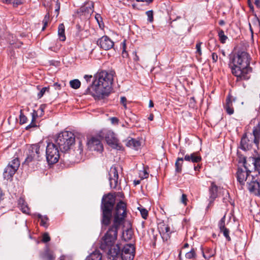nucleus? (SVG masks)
Wrapping results in <instances>:
<instances>
[{
    "instance_id": "obj_54",
    "label": "nucleus",
    "mask_w": 260,
    "mask_h": 260,
    "mask_svg": "<svg viewBox=\"0 0 260 260\" xmlns=\"http://www.w3.org/2000/svg\"><path fill=\"white\" fill-rule=\"evenodd\" d=\"M187 196L185 194H182L181 197V202L185 205L187 204Z\"/></svg>"
},
{
    "instance_id": "obj_11",
    "label": "nucleus",
    "mask_w": 260,
    "mask_h": 260,
    "mask_svg": "<svg viewBox=\"0 0 260 260\" xmlns=\"http://www.w3.org/2000/svg\"><path fill=\"white\" fill-rule=\"evenodd\" d=\"M247 186L250 193L260 197V180H250L247 182Z\"/></svg>"
},
{
    "instance_id": "obj_41",
    "label": "nucleus",
    "mask_w": 260,
    "mask_h": 260,
    "mask_svg": "<svg viewBox=\"0 0 260 260\" xmlns=\"http://www.w3.org/2000/svg\"><path fill=\"white\" fill-rule=\"evenodd\" d=\"M70 86L74 89H78L81 85L80 81L78 79H74L70 82Z\"/></svg>"
},
{
    "instance_id": "obj_48",
    "label": "nucleus",
    "mask_w": 260,
    "mask_h": 260,
    "mask_svg": "<svg viewBox=\"0 0 260 260\" xmlns=\"http://www.w3.org/2000/svg\"><path fill=\"white\" fill-rule=\"evenodd\" d=\"M20 123L21 124L25 123L27 121V117L23 114L22 110L20 111V114L19 116Z\"/></svg>"
},
{
    "instance_id": "obj_13",
    "label": "nucleus",
    "mask_w": 260,
    "mask_h": 260,
    "mask_svg": "<svg viewBox=\"0 0 260 260\" xmlns=\"http://www.w3.org/2000/svg\"><path fill=\"white\" fill-rule=\"evenodd\" d=\"M97 44L101 48L105 50H108L114 46L113 41L106 36L99 39L97 41Z\"/></svg>"
},
{
    "instance_id": "obj_60",
    "label": "nucleus",
    "mask_w": 260,
    "mask_h": 260,
    "mask_svg": "<svg viewBox=\"0 0 260 260\" xmlns=\"http://www.w3.org/2000/svg\"><path fill=\"white\" fill-rule=\"evenodd\" d=\"M53 86H54V87L55 88V89H58V90H59L60 89V88H61V86L59 84H58V83H55L53 85Z\"/></svg>"
},
{
    "instance_id": "obj_49",
    "label": "nucleus",
    "mask_w": 260,
    "mask_h": 260,
    "mask_svg": "<svg viewBox=\"0 0 260 260\" xmlns=\"http://www.w3.org/2000/svg\"><path fill=\"white\" fill-rule=\"evenodd\" d=\"M146 14L148 17V20L150 22H152L153 21V11L152 10L151 11H148L146 12Z\"/></svg>"
},
{
    "instance_id": "obj_6",
    "label": "nucleus",
    "mask_w": 260,
    "mask_h": 260,
    "mask_svg": "<svg viewBox=\"0 0 260 260\" xmlns=\"http://www.w3.org/2000/svg\"><path fill=\"white\" fill-rule=\"evenodd\" d=\"M75 137L71 132L64 131L58 134L55 139V143L62 152H66L70 149L75 144Z\"/></svg>"
},
{
    "instance_id": "obj_51",
    "label": "nucleus",
    "mask_w": 260,
    "mask_h": 260,
    "mask_svg": "<svg viewBox=\"0 0 260 260\" xmlns=\"http://www.w3.org/2000/svg\"><path fill=\"white\" fill-rule=\"evenodd\" d=\"M42 241L44 243H47L50 241V237L48 233H45L43 235Z\"/></svg>"
},
{
    "instance_id": "obj_63",
    "label": "nucleus",
    "mask_w": 260,
    "mask_h": 260,
    "mask_svg": "<svg viewBox=\"0 0 260 260\" xmlns=\"http://www.w3.org/2000/svg\"><path fill=\"white\" fill-rule=\"evenodd\" d=\"M137 2H146L148 4L151 3L153 2V0H136Z\"/></svg>"
},
{
    "instance_id": "obj_46",
    "label": "nucleus",
    "mask_w": 260,
    "mask_h": 260,
    "mask_svg": "<svg viewBox=\"0 0 260 260\" xmlns=\"http://www.w3.org/2000/svg\"><path fill=\"white\" fill-rule=\"evenodd\" d=\"M48 220L49 218L47 216H44V217L41 219V225L47 228L49 225V224L48 223Z\"/></svg>"
},
{
    "instance_id": "obj_30",
    "label": "nucleus",
    "mask_w": 260,
    "mask_h": 260,
    "mask_svg": "<svg viewBox=\"0 0 260 260\" xmlns=\"http://www.w3.org/2000/svg\"><path fill=\"white\" fill-rule=\"evenodd\" d=\"M109 179H118V172L115 167H112L109 171Z\"/></svg>"
},
{
    "instance_id": "obj_35",
    "label": "nucleus",
    "mask_w": 260,
    "mask_h": 260,
    "mask_svg": "<svg viewBox=\"0 0 260 260\" xmlns=\"http://www.w3.org/2000/svg\"><path fill=\"white\" fill-rule=\"evenodd\" d=\"M184 159L183 157H178L175 162L176 171L177 172H180L182 170V167Z\"/></svg>"
},
{
    "instance_id": "obj_22",
    "label": "nucleus",
    "mask_w": 260,
    "mask_h": 260,
    "mask_svg": "<svg viewBox=\"0 0 260 260\" xmlns=\"http://www.w3.org/2000/svg\"><path fill=\"white\" fill-rule=\"evenodd\" d=\"M16 170L12 169L10 166H8L6 168L4 172V177L5 179H10L13 177V175L16 172Z\"/></svg>"
},
{
    "instance_id": "obj_17",
    "label": "nucleus",
    "mask_w": 260,
    "mask_h": 260,
    "mask_svg": "<svg viewBox=\"0 0 260 260\" xmlns=\"http://www.w3.org/2000/svg\"><path fill=\"white\" fill-rule=\"evenodd\" d=\"M40 255L44 260H55V258L54 252L48 248L43 252L41 253Z\"/></svg>"
},
{
    "instance_id": "obj_44",
    "label": "nucleus",
    "mask_w": 260,
    "mask_h": 260,
    "mask_svg": "<svg viewBox=\"0 0 260 260\" xmlns=\"http://www.w3.org/2000/svg\"><path fill=\"white\" fill-rule=\"evenodd\" d=\"M138 209L141 213L142 218L145 219H147L148 214V211L143 207H139Z\"/></svg>"
},
{
    "instance_id": "obj_38",
    "label": "nucleus",
    "mask_w": 260,
    "mask_h": 260,
    "mask_svg": "<svg viewBox=\"0 0 260 260\" xmlns=\"http://www.w3.org/2000/svg\"><path fill=\"white\" fill-rule=\"evenodd\" d=\"M218 36L220 42L222 44L225 43L228 39V37L224 35V32L222 29H219Z\"/></svg>"
},
{
    "instance_id": "obj_24",
    "label": "nucleus",
    "mask_w": 260,
    "mask_h": 260,
    "mask_svg": "<svg viewBox=\"0 0 260 260\" xmlns=\"http://www.w3.org/2000/svg\"><path fill=\"white\" fill-rule=\"evenodd\" d=\"M249 160L253 164L255 171L257 172L258 174L260 175V158L250 157Z\"/></svg>"
},
{
    "instance_id": "obj_40",
    "label": "nucleus",
    "mask_w": 260,
    "mask_h": 260,
    "mask_svg": "<svg viewBox=\"0 0 260 260\" xmlns=\"http://www.w3.org/2000/svg\"><path fill=\"white\" fill-rule=\"evenodd\" d=\"M51 10H52V8H50L48 10V12L45 15L44 18L43 20V23L44 24V26L42 28L43 30H44L47 25V24L49 20V18H50V11Z\"/></svg>"
},
{
    "instance_id": "obj_23",
    "label": "nucleus",
    "mask_w": 260,
    "mask_h": 260,
    "mask_svg": "<svg viewBox=\"0 0 260 260\" xmlns=\"http://www.w3.org/2000/svg\"><path fill=\"white\" fill-rule=\"evenodd\" d=\"M102 254L99 250H95L87 257L86 260H101Z\"/></svg>"
},
{
    "instance_id": "obj_61",
    "label": "nucleus",
    "mask_w": 260,
    "mask_h": 260,
    "mask_svg": "<svg viewBox=\"0 0 260 260\" xmlns=\"http://www.w3.org/2000/svg\"><path fill=\"white\" fill-rule=\"evenodd\" d=\"M254 3L257 7L260 8V0H254Z\"/></svg>"
},
{
    "instance_id": "obj_59",
    "label": "nucleus",
    "mask_w": 260,
    "mask_h": 260,
    "mask_svg": "<svg viewBox=\"0 0 260 260\" xmlns=\"http://www.w3.org/2000/svg\"><path fill=\"white\" fill-rule=\"evenodd\" d=\"M91 78H92L91 75H86L84 76V79L86 80L87 82L89 81L90 80V79H91Z\"/></svg>"
},
{
    "instance_id": "obj_12",
    "label": "nucleus",
    "mask_w": 260,
    "mask_h": 260,
    "mask_svg": "<svg viewBox=\"0 0 260 260\" xmlns=\"http://www.w3.org/2000/svg\"><path fill=\"white\" fill-rule=\"evenodd\" d=\"M88 148L90 150L102 152L103 150V146L100 140L96 137H92L87 143Z\"/></svg>"
},
{
    "instance_id": "obj_39",
    "label": "nucleus",
    "mask_w": 260,
    "mask_h": 260,
    "mask_svg": "<svg viewBox=\"0 0 260 260\" xmlns=\"http://www.w3.org/2000/svg\"><path fill=\"white\" fill-rule=\"evenodd\" d=\"M196 256V250L194 248H191L189 252L185 253V257L188 259H194Z\"/></svg>"
},
{
    "instance_id": "obj_4",
    "label": "nucleus",
    "mask_w": 260,
    "mask_h": 260,
    "mask_svg": "<svg viewBox=\"0 0 260 260\" xmlns=\"http://www.w3.org/2000/svg\"><path fill=\"white\" fill-rule=\"evenodd\" d=\"M116 197L114 194L109 193L103 196L101 209L102 211V224L107 226L110 225L112 217V211L115 203Z\"/></svg>"
},
{
    "instance_id": "obj_2",
    "label": "nucleus",
    "mask_w": 260,
    "mask_h": 260,
    "mask_svg": "<svg viewBox=\"0 0 260 260\" xmlns=\"http://www.w3.org/2000/svg\"><path fill=\"white\" fill-rule=\"evenodd\" d=\"M126 216V205L123 201H120L116 205L113 218L111 222V224L109 225L108 231L102 237L104 238L105 240L103 246L107 245V243H113L115 240H117L118 231L120 226L124 224Z\"/></svg>"
},
{
    "instance_id": "obj_42",
    "label": "nucleus",
    "mask_w": 260,
    "mask_h": 260,
    "mask_svg": "<svg viewBox=\"0 0 260 260\" xmlns=\"http://www.w3.org/2000/svg\"><path fill=\"white\" fill-rule=\"evenodd\" d=\"M220 232L222 233L224 236V237L226 238V239L228 241H230L231 240V238L229 235L230 231L228 229L224 228L220 230Z\"/></svg>"
},
{
    "instance_id": "obj_21",
    "label": "nucleus",
    "mask_w": 260,
    "mask_h": 260,
    "mask_svg": "<svg viewBox=\"0 0 260 260\" xmlns=\"http://www.w3.org/2000/svg\"><path fill=\"white\" fill-rule=\"evenodd\" d=\"M224 108L226 111V112L232 115L234 113V109L233 107L232 102L230 97L226 98V103L224 106Z\"/></svg>"
},
{
    "instance_id": "obj_56",
    "label": "nucleus",
    "mask_w": 260,
    "mask_h": 260,
    "mask_svg": "<svg viewBox=\"0 0 260 260\" xmlns=\"http://www.w3.org/2000/svg\"><path fill=\"white\" fill-rule=\"evenodd\" d=\"M122 56L123 57H126L128 56L127 53L125 51V43L124 42L123 43Z\"/></svg>"
},
{
    "instance_id": "obj_9",
    "label": "nucleus",
    "mask_w": 260,
    "mask_h": 260,
    "mask_svg": "<svg viewBox=\"0 0 260 260\" xmlns=\"http://www.w3.org/2000/svg\"><path fill=\"white\" fill-rule=\"evenodd\" d=\"M103 135L105 136V140L109 146L118 150L121 148V146L118 143V140L112 131L106 130L103 133Z\"/></svg>"
},
{
    "instance_id": "obj_36",
    "label": "nucleus",
    "mask_w": 260,
    "mask_h": 260,
    "mask_svg": "<svg viewBox=\"0 0 260 260\" xmlns=\"http://www.w3.org/2000/svg\"><path fill=\"white\" fill-rule=\"evenodd\" d=\"M51 5L49 6V9L50 8L52 9L53 3H55V12L56 13V17L58 16L59 14V12L60 10V3L58 2V0H51Z\"/></svg>"
},
{
    "instance_id": "obj_3",
    "label": "nucleus",
    "mask_w": 260,
    "mask_h": 260,
    "mask_svg": "<svg viewBox=\"0 0 260 260\" xmlns=\"http://www.w3.org/2000/svg\"><path fill=\"white\" fill-rule=\"evenodd\" d=\"M113 81V75L106 71L98 72L95 76L92 89L95 93L93 95L99 98L107 96L110 92Z\"/></svg>"
},
{
    "instance_id": "obj_64",
    "label": "nucleus",
    "mask_w": 260,
    "mask_h": 260,
    "mask_svg": "<svg viewBox=\"0 0 260 260\" xmlns=\"http://www.w3.org/2000/svg\"><path fill=\"white\" fill-rule=\"evenodd\" d=\"M141 180H134V184L135 186H136L140 183Z\"/></svg>"
},
{
    "instance_id": "obj_15",
    "label": "nucleus",
    "mask_w": 260,
    "mask_h": 260,
    "mask_svg": "<svg viewBox=\"0 0 260 260\" xmlns=\"http://www.w3.org/2000/svg\"><path fill=\"white\" fill-rule=\"evenodd\" d=\"M184 159L186 161L198 163L201 161L202 157L198 152H193L190 154L185 155Z\"/></svg>"
},
{
    "instance_id": "obj_29",
    "label": "nucleus",
    "mask_w": 260,
    "mask_h": 260,
    "mask_svg": "<svg viewBox=\"0 0 260 260\" xmlns=\"http://www.w3.org/2000/svg\"><path fill=\"white\" fill-rule=\"evenodd\" d=\"M64 26L63 23L59 25L58 27V35L60 41H64L66 40V36L64 34Z\"/></svg>"
},
{
    "instance_id": "obj_8",
    "label": "nucleus",
    "mask_w": 260,
    "mask_h": 260,
    "mask_svg": "<svg viewBox=\"0 0 260 260\" xmlns=\"http://www.w3.org/2000/svg\"><path fill=\"white\" fill-rule=\"evenodd\" d=\"M46 159L49 164L56 163L59 158L58 147L54 143H48L46 150Z\"/></svg>"
},
{
    "instance_id": "obj_7",
    "label": "nucleus",
    "mask_w": 260,
    "mask_h": 260,
    "mask_svg": "<svg viewBox=\"0 0 260 260\" xmlns=\"http://www.w3.org/2000/svg\"><path fill=\"white\" fill-rule=\"evenodd\" d=\"M44 146L42 143H39L30 145L26 152L27 157L24 162V164L28 165L30 162L38 161L41 153L43 152Z\"/></svg>"
},
{
    "instance_id": "obj_19",
    "label": "nucleus",
    "mask_w": 260,
    "mask_h": 260,
    "mask_svg": "<svg viewBox=\"0 0 260 260\" xmlns=\"http://www.w3.org/2000/svg\"><path fill=\"white\" fill-rule=\"evenodd\" d=\"M203 255L204 257L207 260H209L211 257L215 255V249H213L210 247L205 248L204 250H202Z\"/></svg>"
},
{
    "instance_id": "obj_43",
    "label": "nucleus",
    "mask_w": 260,
    "mask_h": 260,
    "mask_svg": "<svg viewBox=\"0 0 260 260\" xmlns=\"http://www.w3.org/2000/svg\"><path fill=\"white\" fill-rule=\"evenodd\" d=\"M49 87H45L42 88L39 92L38 93V99H41L45 94V92H49Z\"/></svg>"
},
{
    "instance_id": "obj_32",
    "label": "nucleus",
    "mask_w": 260,
    "mask_h": 260,
    "mask_svg": "<svg viewBox=\"0 0 260 260\" xmlns=\"http://www.w3.org/2000/svg\"><path fill=\"white\" fill-rule=\"evenodd\" d=\"M149 168L147 167H144L142 170L139 171V177L140 179H147L149 176Z\"/></svg>"
},
{
    "instance_id": "obj_57",
    "label": "nucleus",
    "mask_w": 260,
    "mask_h": 260,
    "mask_svg": "<svg viewBox=\"0 0 260 260\" xmlns=\"http://www.w3.org/2000/svg\"><path fill=\"white\" fill-rule=\"evenodd\" d=\"M110 119L112 123H118L119 121L118 119L116 117H112Z\"/></svg>"
},
{
    "instance_id": "obj_18",
    "label": "nucleus",
    "mask_w": 260,
    "mask_h": 260,
    "mask_svg": "<svg viewBox=\"0 0 260 260\" xmlns=\"http://www.w3.org/2000/svg\"><path fill=\"white\" fill-rule=\"evenodd\" d=\"M82 12L87 14H91L93 12V3L91 1H89L85 3L82 7L80 8Z\"/></svg>"
},
{
    "instance_id": "obj_16",
    "label": "nucleus",
    "mask_w": 260,
    "mask_h": 260,
    "mask_svg": "<svg viewBox=\"0 0 260 260\" xmlns=\"http://www.w3.org/2000/svg\"><path fill=\"white\" fill-rule=\"evenodd\" d=\"M252 141H250L245 134L241 140V148L244 150H249L252 147Z\"/></svg>"
},
{
    "instance_id": "obj_14",
    "label": "nucleus",
    "mask_w": 260,
    "mask_h": 260,
    "mask_svg": "<svg viewBox=\"0 0 260 260\" xmlns=\"http://www.w3.org/2000/svg\"><path fill=\"white\" fill-rule=\"evenodd\" d=\"M159 233L164 241H167L170 237L171 233L170 228L168 225L162 224L159 227Z\"/></svg>"
},
{
    "instance_id": "obj_47",
    "label": "nucleus",
    "mask_w": 260,
    "mask_h": 260,
    "mask_svg": "<svg viewBox=\"0 0 260 260\" xmlns=\"http://www.w3.org/2000/svg\"><path fill=\"white\" fill-rule=\"evenodd\" d=\"M110 184L111 186V187H112L113 188H116L117 187H118V185L119 184H120V182H119L120 180H110Z\"/></svg>"
},
{
    "instance_id": "obj_28",
    "label": "nucleus",
    "mask_w": 260,
    "mask_h": 260,
    "mask_svg": "<svg viewBox=\"0 0 260 260\" xmlns=\"http://www.w3.org/2000/svg\"><path fill=\"white\" fill-rule=\"evenodd\" d=\"M135 248L133 244H126L121 250V253H131L135 254Z\"/></svg>"
},
{
    "instance_id": "obj_62",
    "label": "nucleus",
    "mask_w": 260,
    "mask_h": 260,
    "mask_svg": "<svg viewBox=\"0 0 260 260\" xmlns=\"http://www.w3.org/2000/svg\"><path fill=\"white\" fill-rule=\"evenodd\" d=\"M4 193L0 188V202L4 199Z\"/></svg>"
},
{
    "instance_id": "obj_52",
    "label": "nucleus",
    "mask_w": 260,
    "mask_h": 260,
    "mask_svg": "<svg viewBox=\"0 0 260 260\" xmlns=\"http://www.w3.org/2000/svg\"><path fill=\"white\" fill-rule=\"evenodd\" d=\"M202 42H199L196 44V48L197 49V53H198L200 55H202V51H201V45Z\"/></svg>"
},
{
    "instance_id": "obj_20",
    "label": "nucleus",
    "mask_w": 260,
    "mask_h": 260,
    "mask_svg": "<svg viewBox=\"0 0 260 260\" xmlns=\"http://www.w3.org/2000/svg\"><path fill=\"white\" fill-rule=\"evenodd\" d=\"M252 134L254 137L253 143L258 146L260 141V127L259 126L254 127L252 131Z\"/></svg>"
},
{
    "instance_id": "obj_53",
    "label": "nucleus",
    "mask_w": 260,
    "mask_h": 260,
    "mask_svg": "<svg viewBox=\"0 0 260 260\" xmlns=\"http://www.w3.org/2000/svg\"><path fill=\"white\" fill-rule=\"evenodd\" d=\"M126 98L125 96H122L120 98V103L123 105L125 109L127 108L126 107Z\"/></svg>"
},
{
    "instance_id": "obj_31",
    "label": "nucleus",
    "mask_w": 260,
    "mask_h": 260,
    "mask_svg": "<svg viewBox=\"0 0 260 260\" xmlns=\"http://www.w3.org/2000/svg\"><path fill=\"white\" fill-rule=\"evenodd\" d=\"M126 146L133 148L135 149H138V148L140 146V143L139 141H137L134 139H131L127 142Z\"/></svg>"
},
{
    "instance_id": "obj_55",
    "label": "nucleus",
    "mask_w": 260,
    "mask_h": 260,
    "mask_svg": "<svg viewBox=\"0 0 260 260\" xmlns=\"http://www.w3.org/2000/svg\"><path fill=\"white\" fill-rule=\"evenodd\" d=\"M218 57L216 53H212V59L213 62H216L218 60Z\"/></svg>"
},
{
    "instance_id": "obj_26",
    "label": "nucleus",
    "mask_w": 260,
    "mask_h": 260,
    "mask_svg": "<svg viewBox=\"0 0 260 260\" xmlns=\"http://www.w3.org/2000/svg\"><path fill=\"white\" fill-rule=\"evenodd\" d=\"M38 117V111L34 110L31 113V123L26 127V129L28 130L30 128L37 126L35 123L37 118Z\"/></svg>"
},
{
    "instance_id": "obj_34",
    "label": "nucleus",
    "mask_w": 260,
    "mask_h": 260,
    "mask_svg": "<svg viewBox=\"0 0 260 260\" xmlns=\"http://www.w3.org/2000/svg\"><path fill=\"white\" fill-rule=\"evenodd\" d=\"M20 166V161L18 158H14L8 165V166H10L12 169L17 171Z\"/></svg>"
},
{
    "instance_id": "obj_50",
    "label": "nucleus",
    "mask_w": 260,
    "mask_h": 260,
    "mask_svg": "<svg viewBox=\"0 0 260 260\" xmlns=\"http://www.w3.org/2000/svg\"><path fill=\"white\" fill-rule=\"evenodd\" d=\"M83 150V146L81 141H79L78 144V148H76V152L79 154H82Z\"/></svg>"
},
{
    "instance_id": "obj_33",
    "label": "nucleus",
    "mask_w": 260,
    "mask_h": 260,
    "mask_svg": "<svg viewBox=\"0 0 260 260\" xmlns=\"http://www.w3.org/2000/svg\"><path fill=\"white\" fill-rule=\"evenodd\" d=\"M208 46V49L211 52L214 51L216 47H218L217 44V41L214 38L209 39Z\"/></svg>"
},
{
    "instance_id": "obj_10",
    "label": "nucleus",
    "mask_w": 260,
    "mask_h": 260,
    "mask_svg": "<svg viewBox=\"0 0 260 260\" xmlns=\"http://www.w3.org/2000/svg\"><path fill=\"white\" fill-rule=\"evenodd\" d=\"M222 190L223 194L224 193V192H226L227 194H229L227 190L225 189H223L222 187H221L219 186H218L215 182H212L211 183V185L209 187V193H210V197H209V201L210 203L209 205H211L214 201L215 200L216 198H217L218 196V193L220 192V190Z\"/></svg>"
},
{
    "instance_id": "obj_5",
    "label": "nucleus",
    "mask_w": 260,
    "mask_h": 260,
    "mask_svg": "<svg viewBox=\"0 0 260 260\" xmlns=\"http://www.w3.org/2000/svg\"><path fill=\"white\" fill-rule=\"evenodd\" d=\"M115 240L113 243H107V245L103 246L104 244V238H102L101 240L100 248L104 251H107V257L110 260H133L135 254L131 253H121V249L119 244H115Z\"/></svg>"
},
{
    "instance_id": "obj_58",
    "label": "nucleus",
    "mask_w": 260,
    "mask_h": 260,
    "mask_svg": "<svg viewBox=\"0 0 260 260\" xmlns=\"http://www.w3.org/2000/svg\"><path fill=\"white\" fill-rule=\"evenodd\" d=\"M133 54L134 55V60L135 61H138L139 60V56L137 55V52H133Z\"/></svg>"
},
{
    "instance_id": "obj_37",
    "label": "nucleus",
    "mask_w": 260,
    "mask_h": 260,
    "mask_svg": "<svg viewBox=\"0 0 260 260\" xmlns=\"http://www.w3.org/2000/svg\"><path fill=\"white\" fill-rule=\"evenodd\" d=\"M19 204L21 205V208L22 211L24 213L28 214L29 212V208L27 207L26 205H25L24 203V201L23 199H20L19 201Z\"/></svg>"
},
{
    "instance_id": "obj_45",
    "label": "nucleus",
    "mask_w": 260,
    "mask_h": 260,
    "mask_svg": "<svg viewBox=\"0 0 260 260\" xmlns=\"http://www.w3.org/2000/svg\"><path fill=\"white\" fill-rule=\"evenodd\" d=\"M225 215H224L218 222V226L219 230L226 228L225 224Z\"/></svg>"
},
{
    "instance_id": "obj_1",
    "label": "nucleus",
    "mask_w": 260,
    "mask_h": 260,
    "mask_svg": "<svg viewBox=\"0 0 260 260\" xmlns=\"http://www.w3.org/2000/svg\"><path fill=\"white\" fill-rule=\"evenodd\" d=\"M251 57L245 51H238L231 58L229 66L237 81L247 80L250 78L252 68L250 66Z\"/></svg>"
},
{
    "instance_id": "obj_27",
    "label": "nucleus",
    "mask_w": 260,
    "mask_h": 260,
    "mask_svg": "<svg viewBox=\"0 0 260 260\" xmlns=\"http://www.w3.org/2000/svg\"><path fill=\"white\" fill-rule=\"evenodd\" d=\"M250 171H244L242 169H238L237 172V179H247Z\"/></svg>"
},
{
    "instance_id": "obj_25",
    "label": "nucleus",
    "mask_w": 260,
    "mask_h": 260,
    "mask_svg": "<svg viewBox=\"0 0 260 260\" xmlns=\"http://www.w3.org/2000/svg\"><path fill=\"white\" fill-rule=\"evenodd\" d=\"M133 234V232L132 229H127L125 231H123L122 236V239L125 241H128L132 239Z\"/></svg>"
}]
</instances>
